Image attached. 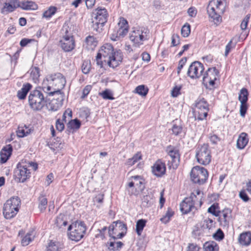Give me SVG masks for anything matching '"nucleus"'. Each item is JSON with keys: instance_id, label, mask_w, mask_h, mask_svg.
I'll list each match as a JSON object with an SVG mask.
<instances>
[{"instance_id": "nucleus-13", "label": "nucleus", "mask_w": 251, "mask_h": 251, "mask_svg": "<svg viewBox=\"0 0 251 251\" xmlns=\"http://www.w3.org/2000/svg\"><path fill=\"white\" fill-rule=\"evenodd\" d=\"M219 71L216 67L209 68L203 75L202 81L206 88L210 89L214 87L215 81L219 77Z\"/></svg>"}, {"instance_id": "nucleus-16", "label": "nucleus", "mask_w": 251, "mask_h": 251, "mask_svg": "<svg viewBox=\"0 0 251 251\" xmlns=\"http://www.w3.org/2000/svg\"><path fill=\"white\" fill-rule=\"evenodd\" d=\"M204 70L202 63L199 61H195L190 65L187 74L191 78H199L202 75Z\"/></svg>"}, {"instance_id": "nucleus-42", "label": "nucleus", "mask_w": 251, "mask_h": 251, "mask_svg": "<svg viewBox=\"0 0 251 251\" xmlns=\"http://www.w3.org/2000/svg\"><path fill=\"white\" fill-rule=\"evenodd\" d=\"M91 68V65L90 60H86L83 61L81 66V70L83 74H88L90 72Z\"/></svg>"}, {"instance_id": "nucleus-29", "label": "nucleus", "mask_w": 251, "mask_h": 251, "mask_svg": "<svg viewBox=\"0 0 251 251\" xmlns=\"http://www.w3.org/2000/svg\"><path fill=\"white\" fill-rule=\"evenodd\" d=\"M31 131V129L25 125L19 126L17 130V134L18 137L22 138L29 135Z\"/></svg>"}, {"instance_id": "nucleus-9", "label": "nucleus", "mask_w": 251, "mask_h": 251, "mask_svg": "<svg viewBox=\"0 0 251 251\" xmlns=\"http://www.w3.org/2000/svg\"><path fill=\"white\" fill-rule=\"evenodd\" d=\"M196 157L198 162L203 165L209 164L211 160V151L207 144L199 146L196 149Z\"/></svg>"}, {"instance_id": "nucleus-19", "label": "nucleus", "mask_w": 251, "mask_h": 251, "mask_svg": "<svg viewBox=\"0 0 251 251\" xmlns=\"http://www.w3.org/2000/svg\"><path fill=\"white\" fill-rule=\"evenodd\" d=\"M20 6L19 0H0V9L3 14L12 12Z\"/></svg>"}, {"instance_id": "nucleus-51", "label": "nucleus", "mask_w": 251, "mask_h": 251, "mask_svg": "<svg viewBox=\"0 0 251 251\" xmlns=\"http://www.w3.org/2000/svg\"><path fill=\"white\" fill-rule=\"evenodd\" d=\"M100 95L104 100H113L114 99V98L113 97L112 94H111L110 91L108 89H106L101 93H100Z\"/></svg>"}, {"instance_id": "nucleus-10", "label": "nucleus", "mask_w": 251, "mask_h": 251, "mask_svg": "<svg viewBox=\"0 0 251 251\" xmlns=\"http://www.w3.org/2000/svg\"><path fill=\"white\" fill-rule=\"evenodd\" d=\"M190 176L191 180L194 183L201 185L207 180L208 173L204 168L196 166L192 169Z\"/></svg>"}, {"instance_id": "nucleus-12", "label": "nucleus", "mask_w": 251, "mask_h": 251, "mask_svg": "<svg viewBox=\"0 0 251 251\" xmlns=\"http://www.w3.org/2000/svg\"><path fill=\"white\" fill-rule=\"evenodd\" d=\"M168 156L165 157L168 160L167 165L169 169H176L179 164L180 154L176 148L170 146L167 148Z\"/></svg>"}, {"instance_id": "nucleus-27", "label": "nucleus", "mask_w": 251, "mask_h": 251, "mask_svg": "<svg viewBox=\"0 0 251 251\" xmlns=\"http://www.w3.org/2000/svg\"><path fill=\"white\" fill-rule=\"evenodd\" d=\"M247 136L248 134L245 132H242L240 134L237 141V148L241 150L245 147L249 142Z\"/></svg>"}, {"instance_id": "nucleus-64", "label": "nucleus", "mask_w": 251, "mask_h": 251, "mask_svg": "<svg viewBox=\"0 0 251 251\" xmlns=\"http://www.w3.org/2000/svg\"><path fill=\"white\" fill-rule=\"evenodd\" d=\"M92 87L91 85H88L86 86L84 89L83 90L82 96H81V97L82 98H84L85 97H86L89 93Z\"/></svg>"}, {"instance_id": "nucleus-34", "label": "nucleus", "mask_w": 251, "mask_h": 251, "mask_svg": "<svg viewBox=\"0 0 251 251\" xmlns=\"http://www.w3.org/2000/svg\"><path fill=\"white\" fill-rule=\"evenodd\" d=\"M147 221L145 219L138 220L136 224V231L138 235H141L144 228L146 225Z\"/></svg>"}, {"instance_id": "nucleus-63", "label": "nucleus", "mask_w": 251, "mask_h": 251, "mask_svg": "<svg viewBox=\"0 0 251 251\" xmlns=\"http://www.w3.org/2000/svg\"><path fill=\"white\" fill-rule=\"evenodd\" d=\"M239 197L245 202H247L249 200V198L248 195L244 190L240 192Z\"/></svg>"}, {"instance_id": "nucleus-5", "label": "nucleus", "mask_w": 251, "mask_h": 251, "mask_svg": "<svg viewBox=\"0 0 251 251\" xmlns=\"http://www.w3.org/2000/svg\"><path fill=\"white\" fill-rule=\"evenodd\" d=\"M149 30L144 26L133 27L129 34V39L135 47H140L149 38Z\"/></svg>"}, {"instance_id": "nucleus-59", "label": "nucleus", "mask_w": 251, "mask_h": 251, "mask_svg": "<svg viewBox=\"0 0 251 251\" xmlns=\"http://www.w3.org/2000/svg\"><path fill=\"white\" fill-rule=\"evenodd\" d=\"M200 247L195 243H189L187 248V251H199Z\"/></svg>"}, {"instance_id": "nucleus-57", "label": "nucleus", "mask_w": 251, "mask_h": 251, "mask_svg": "<svg viewBox=\"0 0 251 251\" xmlns=\"http://www.w3.org/2000/svg\"><path fill=\"white\" fill-rule=\"evenodd\" d=\"M181 89V85H176L173 88L172 90V96L173 97H177L180 94V91Z\"/></svg>"}, {"instance_id": "nucleus-39", "label": "nucleus", "mask_w": 251, "mask_h": 251, "mask_svg": "<svg viewBox=\"0 0 251 251\" xmlns=\"http://www.w3.org/2000/svg\"><path fill=\"white\" fill-rule=\"evenodd\" d=\"M81 126L80 121L77 119L71 120L67 124V127L68 128L72 129H77Z\"/></svg>"}, {"instance_id": "nucleus-15", "label": "nucleus", "mask_w": 251, "mask_h": 251, "mask_svg": "<svg viewBox=\"0 0 251 251\" xmlns=\"http://www.w3.org/2000/svg\"><path fill=\"white\" fill-rule=\"evenodd\" d=\"M119 29L115 33L112 34L111 39L113 41H117L123 38L128 31V25L127 21L124 18H120L118 23Z\"/></svg>"}, {"instance_id": "nucleus-52", "label": "nucleus", "mask_w": 251, "mask_h": 251, "mask_svg": "<svg viewBox=\"0 0 251 251\" xmlns=\"http://www.w3.org/2000/svg\"><path fill=\"white\" fill-rule=\"evenodd\" d=\"M107 228L106 226H103L101 229H98L97 233L95 235L96 238H100L102 240H103L105 237V233L106 232Z\"/></svg>"}, {"instance_id": "nucleus-11", "label": "nucleus", "mask_w": 251, "mask_h": 251, "mask_svg": "<svg viewBox=\"0 0 251 251\" xmlns=\"http://www.w3.org/2000/svg\"><path fill=\"white\" fill-rule=\"evenodd\" d=\"M195 119L199 121L203 120L207 116L209 111V105L207 101L202 98H199L195 101Z\"/></svg>"}, {"instance_id": "nucleus-61", "label": "nucleus", "mask_w": 251, "mask_h": 251, "mask_svg": "<svg viewBox=\"0 0 251 251\" xmlns=\"http://www.w3.org/2000/svg\"><path fill=\"white\" fill-rule=\"evenodd\" d=\"M151 198L150 196L148 195H146L144 196L143 199H142V204L144 206L148 207L151 204Z\"/></svg>"}, {"instance_id": "nucleus-50", "label": "nucleus", "mask_w": 251, "mask_h": 251, "mask_svg": "<svg viewBox=\"0 0 251 251\" xmlns=\"http://www.w3.org/2000/svg\"><path fill=\"white\" fill-rule=\"evenodd\" d=\"M33 236H32V234L31 233H27L22 240V245L23 246L28 245L29 243L33 240Z\"/></svg>"}, {"instance_id": "nucleus-60", "label": "nucleus", "mask_w": 251, "mask_h": 251, "mask_svg": "<svg viewBox=\"0 0 251 251\" xmlns=\"http://www.w3.org/2000/svg\"><path fill=\"white\" fill-rule=\"evenodd\" d=\"M179 44V37L177 34H173L172 36L171 44L172 46H176Z\"/></svg>"}, {"instance_id": "nucleus-48", "label": "nucleus", "mask_w": 251, "mask_h": 251, "mask_svg": "<svg viewBox=\"0 0 251 251\" xmlns=\"http://www.w3.org/2000/svg\"><path fill=\"white\" fill-rule=\"evenodd\" d=\"M47 251H61L59 248L58 244L50 241L47 248Z\"/></svg>"}, {"instance_id": "nucleus-24", "label": "nucleus", "mask_w": 251, "mask_h": 251, "mask_svg": "<svg viewBox=\"0 0 251 251\" xmlns=\"http://www.w3.org/2000/svg\"><path fill=\"white\" fill-rule=\"evenodd\" d=\"M113 225L116 226L115 229H118L121 232L117 234V238H122L126 233L127 227L123 222L117 221L113 222Z\"/></svg>"}, {"instance_id": "nucleus-28", "label": "nucleus", "mask_w": 251, "mask_h": 251, "mask_svg": "<svg viewBox=\"0 0 251 251\" xmlns=\"http://www.w3.org/2000/svg\"><path fill=\"white\" fill-rule=\"evenodd\" d=\"M86 47L89 50H93L97 45V41L93 36H87L85 40Z\"/></svg>"}, {"instance_id": "nucleus-7", "label": "nucleus", "mask_w": 251, "mask_h": 251, "mask_svg": "<svg viewBox=\"0 0 251 251\" xmlns=\"http://www.w3.org/2000/svg\"><path fill=\"white\" fill-rule=\"evenodd\" d=\"M87 229L84 222L76 221L70 225L68 228L70 239L76 242L80 240L84 236Z\"/></svg>"}, {"instance_id": "nucleus-1", "label": "nucleus", "mask_w": 251, "mask_h": 251, "mask_svg": "<svg viewBox=\"0 0 251 251\" xmlns=\"http://www.w3.org/2000/svg\"><path fill=\"white\" fill-rule=\"evenodd\" d=\"M50 87L42 86L37 88L30 92L28 97V103L30 108L33 111H40L50 100L48 97L51 96L49 94Z\"/></svg>"}, {"instance_id": "nucleus-56", "label": "nucleus", "mask_w": 251, "mask_h": 251, "mask_svg": "<svg viewBox=\"0 0 251 251\" xmlns=\"http://www.w3.org/2000/svg\"><path fill=\"white\" fill-rule=\"evenodd\" d=\"M209 140L211 144L217 145L221 141V138L216 134H210Z\"/></svg>"}, {"instance_id": "nucleus-36", "label": "nucleus", "mask_w": 251, "mask_h": 251, "mask_svg": "<svg viewBox=\"0 0 251 251\" xmlns=\"http://www.w3.org/2000/svg\"><path fill=\"white\" fill-rule=\"evenodd\" d=\"M248 96L249 93L248 90L245 88H243L240 91L238 100L240 102H247L248 100Z\"/></svg>"}, {"instance_id": "nucleus-44", "label": "nucleus", "mask_w": 251, "mask_h": 251, "mask_svg": "<svg viewBox=\"0 0 251 251\" xmlns=\"http://www.w3.org/2000/svg\"><path fill=\"white\" fill-rule=\"evenodd\" d=\"M148 88L144 85L138 86L135 89V92L139 95L145 96L148 92Z\"/></svg>"}, {"instance_id": "nucleus-21", "label": "nucleus", "mask_w": 251, "mask_h": 251, "mask_svg": "<svg viewBox=\"0 0 251 251\" xmlns=\"http://www.w3.org/2000/svg\"><path fill=\"white\" fill-rule=\"evenodd\" d=\"M232 211L229 208H225L220 214L219 217V221L222 226L224 227H228L229 222L231 219Z\"/></svg>"}, {"instance_id": "nucleus-17", "label": "nucleus", "mask_w": 251, "mask_h": 251, "mask_svg": "<svg viewBox=\"0 0 251 251\" xmlns=\"http://www.w3.org/2000/svg\"><path fill=\"white\" fill-rule=\"evenodd\" d=\"M95 19L97 21L95 25H94V29L99 31V28H101L104 24L107 22L108 13L105 8H98L96 10Z\"/></svg>"}, {"instance_id": "nucleus-41", "label": "nucleus", "mask_w": 251, "mask_h": 251, "mask_svg": "<svg viewBox=\"0 0 251 251\" xmlns=\"http://www.w3.org/2000/svg\"><path fill=\"white\" fill-rule=\"evenodd\" d=\"M115 227L116 226L113 225V223L110 226H109L108 231L109 236L114 240L117 239V234L119 233L118 232L119 230H118V229H116V230L115 229Z\"/></svg>"}, {"instance_id": "nucleus-37", "label": "nucleus", "mask_w": 251, "mask_h": 251, "mask_svg": "<svg viewBox=\"0 0 251 251\" xmlns=\"http://www.w3.org/2000/svg\"><path fill=\"white\" fill-rule=\"evenodd\" d=\"M20 7L25 10H34L36 8L37 5L32 1H26L21 3Z\"/></svg>"}, {"instance_id": "nucleus-33", "label": "nucleus", "mask_w": 251, "mask_h": 251, "mask_svg": "<svg viewBox=\"0 0 251 251\" xmlns=\"http://www.w3.org/2000/svg\"><path fill=\"white\" fill-rule=\"evenodd\" d=\"M107 244H108V249L112 251H119L123 246V243L122 242H116L115 240L114 241H110Z\"/></svg>"}, {"instance_id": "nucleus-62", "label": "nucleus", "mask_w": 251, "mask_h": 251, "mask_svg": "<svg viewBox=\"0 0 251 251\" xmlns=\"http://www.w3.org/2000/svg\"><path fill=\"white\" fill-rule=\"evenodd\" d=\"M187 61L186 57H183L179 61L178 63V66L177 67V74H179L183 67L184 65Z\"/></svg>"}, {"instance_id": "nucleus-20", "label": "nucleus", "mask_w": 251, "mask_h": 251, "mask_svg": "<svg viewBox=\"0 0 251 251\" xmlns=\"http://www.w3.org/2000/svg\"><path fill=\"white\" fill-rule=\"evenodd\" d=\"M53 96H55V98L49 103V108L50 110L56 111L62 106L64 95L63 94H56Z\"/></svg>"}, {"instance_id": "nucleus-45", "label": "nucleus", "mask_w": 251, "mask_h": 251, "mask_svg": "<svg viewBox=\"0 0 251 251\" xmlns=\"http://www.w3.org/2000/svg\"><path fill=\"white\" fill-rule=\"evenodd\" d=\"M56 11V8L54 6H50L45 11L43 14V17L46 18H50L53 15Z\"/></svg>"}, {"instance_id": "nucleus-25", "label": "nucleus", "mask_w": 251, "mask_h": 251, "mask_svg": "<svg viewBox=\"0 0 251 251\" xmlns=\"http://www.w3.org/2000/svg\"><path fill=\"white\" fill-rule=\"evenodd\" d=\"M238 241L242 246L250 245L251 243V233L248 231L240 234L238 238Z\"/></svg>"}, {"instance_id": "nucleus-30", "label": "nucleus", "mask_w": 251, "mask_h": 251, "mask_svg": "<svg viewBox=\"0 0 251 251\" xmlns=\"http://www.w3.org/2000/svg\"><path fill=\"white\" fill-rule=\"evenodd\" d=\"M204 251H218L219 246L214 241L207 242L203 245Z\"/></svg>"}, {"instance_id": "nucleus-8", "label": "nucleus", "mask_w": 251, "mask_h": 251, "mask_svg": "<svg viewBox=\"0 0 251 251\" xmlns=\"http://www.w3.org/2000/svg\"><path fill=\"white\" fill-rule=\"evenodd\" d=\"M28 167H31L34 170H36L38 168V165L36 163L33 162H29L28 166L20 163L17 164L14 171V174L20 182H24L30 177L31 172L30 170L28 169Z\"/></svg>"}, {"instance_id": "nucleus-49", "label": "nucleus", "mask_w": 251, "mask_h": 251, "mask_svg": "<svg viewBox=\"0 0 251 251\" xmlns=\"http://www.w3.org/2000/svg\"><path fill=\"white\" fill-rule=\"evenodd\" d=\"M225 237V234L220 228H219L217 231L213 234V238L218 241H222Z\"/></svg>"}, {"instance_id": "nucleus-35", "label": "nucleus", "mask_w": 251, "mask_h": 251, "mask_svg": "<svg viewBox=\"0 0 251 251\" xmlns=\"http://www.w3.org/2000/svg\"><path fill=\"white\" fill-rule=\"evenodd\" d=\"M174 215V211L170 207H168L165 214L160 218V221L166 224L168 223L171 218Z\"/></svg>"}, {"instance_id": "nucleus-31", "label": "nucleus", "mask_w": 251, "mask_h": 251, "mask_svg": "<svg viewBox=\"0 0 251 251\" xmlns=\"http://www.w3.org/2000/svg\"><path fill=\"white\" fill-rule=\"evenodd\" d=\"M131 178L134 180L135 185L137 187L140 191H143L145 188L144 180L141 176H131Z\"/></svg>"}, {"instance_id": "nucleus-32", "label": "nucleus", "mask_w": 251, "mask_h": 251, "mask_svg": "<svg viewBox=\"0 0 251 251\" xmlns=\"http://www.w3.org/2000/svg\"><path fill=\"white\" fill-rule=\"evenodd\" d=\"M215 227L214 222L210 218L204 219L201 222V228L203 230L207 229L210 230Z\"/></svg>"}, {"instance_id": "nucleus-43", "label": "nucleus", "mask_w": 251, "mask_h": 251, "mask_svg": "<svg viewBox=\"0 0 251 251\" xmlns=\"http://www.w3.org/2000/svg\"><path fill=\"white\" fill-rule=\"evenodd\" d=\"M48 203L47 199L44 196H40L39 198L38 207L41 211L46 209Z\"/></svg>"}, {"instance_id": "nucleus-3", "label": "nucleus", "mask_w": 251, "mask_h": 251, "mask_svg": "<svg viewBox=\"0 0 251 251\" xmlns=\"http://www.w3.org/2000/svg\"><path fill=\"white\" fill-rule=\"evenodd\" d=\"M100 51L102 52V57L108 59L107 61L110 67L116 68L122 61L121 53L119 51H114L113 46L109 43L104 44L101 47Z\"/></svg>"}, {"instance_id": "nucleus-46", "label": "nucleus", "mask_w": 251, "mask_h": 251, "mask_svg": "<svg viewBox=\"0 0 251 251\" xmlns=\"http://www.w3.org/2000/svg\"><path fill=\"white\" fill-rule=\"evenodd\" d=\"M30 76L36 81L40 76V70L39 68L35 67L30 69Z\"/></svg>"}, {"instance_id": "nucleus-54", "label": "nucleus", "mask_w": 251, "mask_h": 251, "mask_svg": "<svg viewBox=\"0 0 251 251\" xmlns=\"http://www.w3.org/2000/svg\"><path fill=\"white\" fill-rule=\"evenodd\" d=\"M251 15L250 14H247L243 20L240 27L242 30H245L247 29V25H248V23L250 18Z\"/></svg>"}, {"instance_id": "nucleus-2", "label": "nucleus", "mask_w": 251, "mask_h": 251, "mask_svg": "<svg viewBox=\"0 0 251 251\" xmlns=\"http://www.w3.org/2000/svg\"><path fill=\"white\" fill-rule=\"evenodd\" d=\"M66 79L61 73L48 75L43 80L42 84L45 87H50L49 94L53 96L56 94H62L61 90L66 84Z\"/></svg>"}, {"instance_id": "nucleus-14", "label": "nucleus", "mask_w": 251, "mask_h": 251, "mask_svg": "<svg viewBox=\"0 0 251 251\" xmlns=\"http://www.w3.org/2000/svg\"><path fill=\"white\" fill-rule=\"evenodd\" d=\"M65 30V34L63 36L60 41V46L65 51L69 52L75 48V42L73 36L71 33H69L67 29L64 27L62 30Z\"/></svg>"}, {"instance_id": "nucleus-38", "label": "nucleus", "mask_w": 251, "mask_h": 251, "mask_svg": "<svg viewBox=\"0 0 251 251\" xmlns=\"http://www.w3.org/2000/svg\"><path fill=\"white\" fill-rule=\"evenodd\" d=\"M142 155L140 153L138 152L136 153L133 156L127 159L126 165L128 166H132L134 165L137 161L141 159Z\"/></svg>"}, {"instance_id": "nucleus-55", "label": "nucleus", "mask_w": 251, "mask_h": 251, "mask_svg": "<svg viewBox=\"0 0 251 251\" xmlns=\"http://www.w3.org/2000/svg\"><path fill=\"white\" fill-rule=\"evenodd\" d=\"M172 131V134L175 135H178L181 133L182 127L181 126H178L176 124H174L171 129Z\"/></svg>"}, {"instance_id": "nucleus-40", "label": "nucleus", "mask_w": 251, "mask_h": 251, "mask_svg": "<svg viewBox=\"0 0 251 251\" xmlns=\"http://www.w3.org/2000/svg\"><path fill=\"white\" fill-rule=\"evenodd\" d=\"M219 205L218 203H214L211 205L208 209V212L212 214L216 217L220 215L221 211L219 210Z\"/></svg>"}, {"instance_id": "nucleus-53", "label": "nucleus", "mask_w": 251, "mask_h": 251, "mask_svg": "<svg viewBox=\"0 0 251 251\" xmlns=\"http://www.w3.org/2000/svg\"><path fill=\"white\" fill-rule=\"evenodd\" d=\"M248 106L247 102H241L240 106V114L241 117H244L247 112Z\"/></svg>"}, {"instance_id": "nucleus-47", "label": "nucleus", "mask_w": 251, "mask_h": 251, "mask_svg": "<svg viewBox=\"0 0 251 251\" xmlns=\"http://www.w3.org/2000/svg\"><path fill=\"white\" fill-rule=\"evenodd\" d=\"M181 32L184 37H188L190 33V25L185 23L181 28Z\"/></svg>"}, {"instance_id": "nucleus-22", "label": "nucleus", "mask_w": 251, "mask_h": 251, "mask_svg": "<svg viewBox=\"0 0 251 251\" xmlns=\"http://www.w3.org/2000/svg\"><path fill=\"white\" fill-rule=\"evenodd\" d=\"M151 168L153 174L157 177H161L165 174V164L160 159L157 160Z\"/></svg>"}, {"instance_id": "nucleus-23", "label": "nucleus", "mask_w": 251, "mask_h": 251, "mask_svg": "<svg viewBox=\"0 0 251 251\" xmlns=\"http://www.w3.org/2000/svg\"><path fill=\"white\" fill-rule=\"evenodd\" d=\"M12 146L10 144L6 145L2 148L0 151L1 163H4L7 161L12 154Z\"/></svg>"}, {"instance_id": "nucleus-6", "label": "nucleus", "mask_w": 251, "mask_h": 251, "mask_svg": "<svg viewBox=\"0 0 251 251\" xmlns=\"http://www.w3.org/2000/svg\"><path fill=\"white\" fill-rule=\"evenodd\" d=\"M21 200L18 197H12L7 200L3 206V214L6 219L14 217L21 207Z\"/></svg>"}, {"instance_id": "nucleus-18", "label": "nucleus", "mask_w": 251, "mask_h": 251, "mask_svg": "<svg viewBox=\"0 0 251 251\" xmlns=\"http://www.w3.org/2000/svg\"><path fill=\"white\" fill-rule=\"evenodd\" d=\"M196 195L192 193L188 198H186L180 204V209L183 214H187L193 209H195V204Z\"/></svg>"}, {"instance_id": "nucleus-58", "label": "nucleus", "mask_w": 251, "mask_h": 251, "mask_svg": "<svg viewBox=\"0 0 251 251\" xmlns=\"http://www.w3.org/2000/svg\"><path fill=\"white\" fill-rule=\"evenodd\" d=\"M55 126L56 129L60 132L62 131L65 127L63 122L59 119L56 120Z\"/></svg>"}, {"instance_id": "nucleus-4", "label": "nucleus", "mask_w": 251, "mask_h": 251, "mask_svg": "<svg viewBox=\"0 0 251 251\" xmlns=\"http://www.w3.org/2000/svg\"><path fill=\"white\" fill-rule=\"evenodd\" d=\"M225 6L224 0H212L209 2L207 8V13L215 23L221 21L220 14L224 12Z\"/></svg>"}, {"instance_id": "nucleus-26", "label": "nucleus", "mask_w": 251, "mask_h": 251, "mask_svg": "<svg viewBox=\"0 0 251 251\" xmlns=\"http://www.w3.org/2000/svg\"><path fill=\"white\" fill-rule=\"evenodd\" d=\"M32 88V85L29 83H26L23 85L21 90L17 92V97L20 100H24L30 90Z\"/></svg>"}]
</instances>
